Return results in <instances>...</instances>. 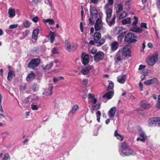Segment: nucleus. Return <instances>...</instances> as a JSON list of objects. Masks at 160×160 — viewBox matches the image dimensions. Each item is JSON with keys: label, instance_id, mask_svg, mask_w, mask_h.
I'll return each mask as SVG.
<instances>
[{"label": "nucleus", "instance_id": "nucleus-1", "mask_svg": "<svg viewBox=\"0 0 160 160\" xmlns=\"http://www.w3.org/2000/svg\"><path fill=\"white\" fill-rule=\"evenodd\" d=\"M120 146L121 150L120 152L121 155L123 154L126 156H130L134 153L133 150L125 143H122Z\"/></svg>", "mask_w": 160, "mask_h": 160}, {"label": "nucleus", "instance_id": "nucleus-2", "mask_svg": "<svg viewBox=\"0 0 160 160\" xmlns=\"http://www.w3.org/2000/svg\"><path fill=\"white\" fill-rule=\"evenodd\" d=\"M158 61V54L156 52L149 55L147 58L146 62L148 66H152Z\"/></svg>", "mask_w": 160, "mask_h": 160}, {"label": "nucleus", "instance_id": "nucleus-3", "mask_svg": "<svg viewBox=\"0 0 160 160\" xmlns=\"http://www.w3.org/2000/svg\"><path fill=\"white\" fill-rule=\"evenodd\" d=\"M93 38L95 42L97 43V46L98 47L102 45L105 42V39L103 38H101V35L99 32H95Z\"/></svg>", "mask_w": 160, "mask_h": 160}, {"label": "nucleus", "instance_id": "nucleus-4", "mask_svg": "<svg viewBox=\"0 0 160 160\" xmlns=\"http://www.w3.org/2000/svg\"><path fill=\"white\" fill-rule=\"evenodd\" d=\"M138 21V18L136 16L133 17V21L132 23V28L130 30L136 33H140L142 31V29L137 26V24Z\"/></svg>", "mask_w": 160, "mask_h": 160}, {"label": "nucleus", "instance_id": "nucleus-5", "mask_svg": "<svg viewBox=\"0 0 160 160\" xmlns=\"http://www.w3.org/2000/svg\"><path fill=\"white\" fill-rule=\"evenodd\" d=\"M124 40L129 43L134 42L137 41V37L134 33L132 32H129L125 36Z\"/></svg>", "mask_w": 160, "mask_h": 160}, {"label": "nucleus", "instance_id": "nucleus-6", "mask_svg": "<svg viewBox=\"0 0 160 160\" xmlns=\"http://www.w3.org/2000/svg\"><path fill=\"white\" fill-rule=\"evenodd\" d=\"M94 27L95 30L97 31L101 30L102 31L104 32L106 30V29L103 26L102 20L100 18H98L96 20Z\"/></svg>", "mask_w": 160, "mask_h": 160}, {"label": "nucleus", "instance_id": "nucleus-7", "mask_svg": "<svg viewBox=\"0 0 160 160\" xmlns=\"http://www.w3.org/2000/svg\"><path fill=\"white\" fill-rule=\"evenodd\" d=\"M40 62V60L39 58L33 59L28 63V68L33 69L38 66Z\"/></svg>", "mask_w": 160, "mask_h": 160}, {"label": "nucleus", "instance_id": "nucleus-8", "mask_svg": "<svg viewBox=\"0 0 160 160\" xmlns=\"http://www.w3.org/2000/svg\"><path fill=\"white\" fill-rule=\"evenodd\" d=\"M122 55L125 57H130L131 55V51L128 48V46H125L119 50Z\"/></svg>", "mask_w": 160, "mask_h": 160}, {"label": "nucleus", "instance_id": "nucleus-9", "mask_svg": "<svg viewBox=\"0 0 160 160\" xmlns=\"http://www.w3.org/2000/svg\"><path fill=\"white\" fill-rule=\"evenodd\" d=\"M138 133L141 138H138L137 139V141H140L142 142H144L147 139V136L142 129L140 128L138 131Z\"/></svg>", "mask_w": 160, "mask_h": 160}, {"label": "nucleus", "instance_id": "nucleus-10", "mask_svg": "<svg viewBox=\"0 0 160 160\" xmlns=\"http://www.w3.org/2000/svg\"><path fill=\"white\" fill-rule=\"evenodd\" d=\"M104 54L102 51H99L96 53L94 56V59L96 62H99L102 60L104 58Z\"/></svg>", "mask_w": 160, "mask_h": 160}, {"label": "nucleus", "instance_id": "nucleus-11", "mask_svg": "<svg viewBox=\"0 0 160 160\" xmlns=\"http://www.w3.org/2000/svg\"><path fill=\"white\" fill-rule=\"evenodd\" d=\"M141 106L144 109H149L152 107L151 104L147 101L143 100L140 103Z\"/></svg>", "mask_w": 160, "mask_h": 160}, {"label": "nucleus", "instance_id": "nucleus-12", "mask_svg": "<svg viewBox=\"0 0 160 160\" xmlns=\"http://www.w3.org/2000/svg\"><path fill=\"white\" fill-rule=\"evenodd\" d=\"M149 124L150 126L155 124L160 126V118H155L150 119Z\"/></svg>", "mask_w": 160, "mask_h": 160}, {"label": "nucleus", "instance_id": "nucleus-13", "mask_svg": "<svg viewBox=\"0 0 160 160\" xmlns=\"http://www.w3.org/2000/svg\"><path fill=\"white\" fill-rule=\"evenodd\" d=\"M115 18L116 16L115 15H113L112 18L111 17L106 18V21L109 26H111L114 24Z\"/></svg>", "mask_w": 160, "mask_h": 160}, {"label": "nucleus", "instance_id": "nucleus-14", "mask_svg": "<svg viewBox=\"0 0 160 160\" xmlns=\"http://www.w3.org/2000/svg\"><path fill=\"white\" fill-rule=\"evenodd\" d=\"M82 63L84 65H86L89 62V55L86 53H82Z\"/></svg>", "mask_w": 160, "mask_h": 160}, {"label": "nucleus", "instance_id": "nucleus-15", "mask_svg": "<svg viewBox=\"0 0 160 160\" xmlns=\"http://www.w3.org/2000/svg\"><path fill=\"white\" fill-rule=\"evenodd\" d=\"M92 66L88 65L83 68L81 70L82 73L84 75H87L92 69Z\"/></svg>", "mask_w": 160, "mask_h": 160}, {"label": "nucleus", "instance_id": "nucleus-16", "mask_svg": "<svg viewBox=\"0 0 160 160\" xmlns=\"http://www.w3.org/2000/svg\"><path fill=\"white\" fill-rule=\"evenodd\" d=\"M39 99V97L35 95H33L28 97L26 101L28 102H31L33 101H37Z\"/></svg>", "mask_w": 160, "mask_h": 160}, {"label": "nucleus", "instance_id": "nucleus-17", "mask_svg": "<svg viewBox=\"0 0 160 160\" xmlns=\"http://www.w3.org/2000/svg\"><path fill=\"white\" fill-rule=\"evenodd\" d=\"M117 108L115 107H113L111 108L109 110L108 112V115L110 118H113L116 113Z\"/></svg>", "mask_w": 160, "mask_h": 160}, {"label": "nucleus", "instance_id": "nucleus-18", "mask_svg": "<svg viewBox=\"0 0 160 160\" xmlns=\"http://www.w3.org/2000/svg\"><path fill=\"white\" fill-rule=\"evenodd\" d=\"M88 99L89 100L88 102H91L93 104H95L97 102V99L93 94L89 93L88 94Z\"/></svg>", "mask_w": 160, "mask_h": 160}, {"label": "nucleus", "instance_id": "nucleus-19", "mask_svg": "<svg viewBox=\"0 0 160 160\" xmlns=\"http://www.w3.org/2000/svg\"><path fill=\"white\" fill-rule=\"evenodd\" d=\"M90 14L92 19L96 18L98 16V12L97 9L94 7L90 8Z\"/></svg>", "mask_w": 160, "mask_h": 160}, {"label": "nucleus", "instance_id": "nucleus-20", "mask_svg": "<svg viewBox=\"0 0 160 160\" xmlns=\"http://www.w3.org/2000/svg\"><path fill=\"white\" fill-rule=\"evenodd\" d=\"M158 80L156 78H153L151 79H148L145 81L143 83L146 85L149 86L150 85L154 84L158 82Z\"/></svg>", "mask_w": 160, "mask_h": 160}, {"label": "nucleus", "instance_id": "nucleus-21", "mask_svg": "<svg viewBox=\"0 0 160 160\" xmlns=\"http://www.w3.org/2000/svg\"><path fill=\"white\" fill-rule=\"evenodd\" d=\"M132 0H126L124 3V10L127 12L130 10V4L132 2Z\"/></svg>", "mask_w": 160, "mask_h": 160}, {"label": "nucleus", "instance_id": "nucleus-22", "mask_svg": "<svg viewBox=\"0 0 160 160\" xmlns=\"http://www.w3.org/2000/svg\"><path fill=\"white\" fill-rule=\"evenodd\" d=\"M53 86H51L50 87L46 89L43 92V94L46 97L51 96L52 93Z\"/></svg>", "mask_w": 160, "mask_h": 160}, {"label": "nucleus", "instance_id": "nucleus-23", "mask_svg": "<svg viewBox=\"0 0 160 160\" xmlns=\"http://www.w3.org/2000/svg\"><path fill=\"white\" fill-rule=\"evenodd\" d=\"M114 94L113 91H108L106 93L102 96L104 98H106L108 100L111 99Z\"/></svg>", "mask_w": 160, "mask_h": 160}, {"label": "nucleus", "instance_id": "nucleus-24", "mask_svg": "<svg viewBox=\"0 0 160 160\" xmlns=\"http://www.w3.org/2000/svg\"><path fill=\"white\" fill-rule=\"evenodd\" d=\"M117 9L116 12L117 13H119L124 9V7L122 3L119 2L116 4Z\"/></svg>", "mask_w": 160, "mask_h": 160}, {"label": "nucleus", "instance_id": "nucleus-25", "mask_svg": "<svg viewBox=\"0 0 160 160\" xmlns=\"http://www.w3.org/2000/svg\"><path fill=\"white\" fill-rule=\"evenodd\" d=\"M126 78L125 75H120L117 78V80L118 82L121 84H123L125 82Z\"/></svg>", "mask_w": 160, "mask_h": 160}, {"label": "nucleus", "instance_id": "nucleus-26", "mask_svg": "<svg viewBox=\"0 0 160 160\" xmlns=\"http://www.w3.org/2000/svg\"><path fill=\"white\" fill-rule=\"evenodd\" d=\"M111 45L112 50L115 51L118 49L119 46V43L118 42L114 41L111 43Z\"/></svg>", "mask_w": 160, "mask_h": 160}, {"label": "nucleus", "instance_id": "nucleus-27", "mask_svg": "<svg viewBox=\"0 0 160 160\" xmlns=\"http://www.w3.org/2000/svg\"><path fill=\"white\" fill-rule=\"evenodd\" d=\"M71 44L68 40H66L65 41V48L69 52H71Z\"/></svg>", "mask_w": 160, "mask_h": 160}, {"label": "nucleus", "instance_id": "nucleus-28", "mask_svg": "<svg viewBox=\"0 0 160 160\" xmlns=\"http://www.w3.org/2000/svg\"><path fill=\"white\" fill-rule=\"evenodd\" d=\"M124 30H125V28L122 27H115L114 28V32L115 34H118L121 31Z\"/></svg>", "mask_w": 160, "mask_h": 160}, {"label": "nucleus", "instance_id": "nucleus-29", "mask_svg": "<svg viewBox=\"0 0 160 160\" xmlns=\"http://www.w3.org/2000/svg\"><path fill=\"white\" fill-rule=\"evenodd\" d=\"M39 32V29H35L32 32V38L36 40L37 39L38 36Z\"/></svg>", "mask_w": 160, "mask_h": 160}, {"label": "nucleus", "instance_id": "nucleus-30", "mask_svg": "<svg viewBox=\"0 0 160 160\" xmlns=\"http://www.w3.org/2000/svg\"><path fill=\"white\" fill-rule=\"evenodd\" d=\"M35 78V76L34 73L32 72H31L27 76L26 80L27 81H30L33 80Z\"/></svg>", "mask_w": 160, "mask_h": 160}, {"label": "nucleus", "instance_id": "nucleus-31", "mask_svg": "<svg viewBox=\"0 0 160 160\" xmlns=\"http://www.w3.org/2000/svg\"><path fill=\"white\" fill-rule=\"evenodd\" d=\"M126 12H127L125 10L119 13L118 17V19H121L126 17L127 16V13Z\"/></svg>", "mask_w": 160, "mask_h": 160}, {"label": "nucleus", "instance_id": "nucleus-32", "mask_svg": "<svg viewBox=\"0 0 160 160\" xmlns=\"http://www.w3.org/2000/svg\"><path fill=\"white\" fill-rule=\"evenodd\" d=\"M8 14V17L10 18H12L15 15V11L14 9L10 8L9 9Z\"/></svg>", "mask_w": 160, "mask_h": 160}, {"label": "nucleus", "instance_id": "nucleus-33", "mask_svg": "<svg viewBox=\"0 0 160 160\" xmlns=\"http://www.w3.org/2000/svg\"><path fill=\"white\" fill-rule=\"evenodd\" d=\"M42 20L44 23H48L50 25H53L55 23L54 20L52 19H43Z\"/></svg>", "mask_w": 160, "mask_h": 160}, {"label": "nucleus", "instance_id": "nucleus-34", "mask_svg": "<svg viewBox=\"0 0 160 160\" xmlns=\"http://www.w3.org/2000/svg\"><path fill=\"white\" fill-rule=\"evenodd\" d=\"M14 73L13 71L12 70H9L7 77V79L10 81L12 78L14 76Z\"/></svg>", "mask_w": 160, "mask_h": 160}, {"label": "nucleus", "instance_id": "nucleus-35", "mask_svg": "<svg viewBox=\"0 0 160 160\" xmlns=\"http://www.w3.org/2000/svg\"><path fill=\"white\" fill-rule=\"evenodd\" d=\"M131 20L130 18L128 17L123 19L122 21V22L124 25L129 24L131 23Z\"/></svg>", "mask_w": 160, "mask_h": 160}, {"label": "nucleus", "instance_id": "nucleus-36", "mask_svg": "<svg viewBox=\"0 0 160 160\" xmlns=\"http://www.w3.org/2000/svg\"><path fill=\"white\" fill-rule=\"evenodd\" d=\"M53 62H50L47 65H42V68L43 70L45 69H50L52 66L53 65Z\"/></svg>", "mask_w": 160, "mask_h": 160}, {"label": "nucleus", "instance_id": "nucleus-37", "mask_svg": "<svg viewBox=\"0 0 160 160\" xmlns=\"http://www.w3.org/2000/svg\"><path fill=\"white\" fill-rule=\"evenodd\" d=\"M79 108V106L78 105L76 104L73 105L69 112V113L71 114H73Z\"/></svg>", "mask_w": 160, "mask_h": 160}, {"label": "nucleus", "instance_id": "nucleus-38", "mask_svg": "<svg viewBox=\"0 0 160 160\" xmlns=\"http://www.w3.org/2000/svg\"><path fill=\"white\" fill-rule=\"evenodd\" d=\"M114 136L118 139L121 141H122L124 139L123 137L118 133L117 130H116L115 132Z\"/></svg>", "mask_w": 160, "mask_h": 160}, {"label": "nucleus", "instance_id": "nucleus-39", "mask_svg": "<svg viewBox=\"0 0 160 160\" xmlns=\"http://www.w3.org/2000/svg\"><path fill=\"white\" fill-rule=\"evenodd\" d=\"M105 13L107 15L106 18L111 17L112 13V9L109 8L105 10Z\"/></svg>", "mask_w": 160, "mask_h": 160}, {"label": "nucleus", "instance_id": "nucleus-40", "mask_svg": "<svg viewBox=\"0 0 160 160\" xmlns=\"http://www.w3.org/2000/svg\"><path fill=\"white\" fill-rule=\"evenodd\" d=\"M49 36L50 37V42L52 43L55 40V34L54 32H51Z\"/></svg>", "mask_w": 160, "mask_h": 160}, {"label": "nucleus", "instance_id": "nucleus-41", "mask_svg": "<svg viewBox=\"0 0 160 160\" xmlns=\"http://www.w3.org/2000/svg\"><path fill=\"white\" fill-rule=\"evenodd\" d=\"M78 44L76 43H73L71 44V52L75 51L78 48Z\"/></svg>", "mask_w": 160, "mask_h": 160}, {"label": "nucleus", "instance_id": "nucleus-42", "mask_svg": "<svg viewBox=\"0 0 160 160\" xmlns=\"http://www.w3.org/2000/svg\"><path fill=\"white\" fill-rule=\"evenodd\" d=\"M23 26L26 28H28L31 24V23L28 20H26L23 23Z\"/></svg>", "mask_w": 160, "mask_h": 160}, {"label": "nucleus", "instance_id": "nucleus-43", "mask_svg": "<svg viewBox=\"0 0 160 160\" xmlns=\"http://www.w3.org/2000/svg\"><path fill=\"white\" fill-rule=\"evenodd\" d=\"M125 34V32H123L121 33L117 37L118 40L119 42H121Z\"/></svg>", "mask_w": 160, "mask_h": 160}, {"label": "nucleus", "instance_id": "nucleus-44", "mask_svg": "<svg viewBox=\"0 0 160 160\" xmlns=\"http://www.w3.org/2000/svg\"><path fill=\"white\" fill-rule=\"evenodd\" d=\"M96 115L97 118V121L98 122H100V116L101 115V112L99 111H97L96 112Z\"/></svg>", "mask_w": 160, "mask_h": 160}, {"label": "nucleus", "instance_id": "nucleus-45", "mask_svg": "<svg viewBox=\"0 0 160 160\" xmlns=\"http://www.w3.org/2000/svg\"><path fill=\"white\" fill-rule=\"evenodd\" d=\"M156 107L158 109H160V94L159 95L158 97V100Z\"/></svg>", "mask_w": 160, "mask_h": 160}, {"label": "nucleus", "instance_id": "nucleus-46", "mask_svg": "<svg viewBox=\"0 0 160 160\" xmlns=\"http://www.w3.org/2000/svg\"><path fill=\"white\" fill-rule=\"evenodd\" d=\"M51 52L53 54H58L59 53V51L58 49L57 48L55 47L53 48L51 50Z\"/></svg>", "mask_w": 160, "mask_h": 160}, {"label": "nucleus", "instance_id": "nucleus-47", "mask_svg": "<svg viewBox=\"0 0 160 160\" xmlns=\"http://www.w3.org/2000/svg\"><path fill=\"white\" fill-rule=\"evenodd\" d=\"M141 74H142V75L141 76V78L142 80H143L145 79V77L147 75L148 73L147 72H141Z\"/></svg>", "mask_w": 160, "mask_h": 160}, {"label": "nucleus", "instance_id": "nucleus-48", "mask_svg": "<svg viewBox=\"0 0 160 160\" xmlns=\"http://www.w3.org/2000/svg\"><path fill=\"white\" fill-rule=\"evenodd\" d=\"M45 2L49 5L51 7H52V0H45Z\"/></svg>", "mask_w": 160, "mask_h": 160}, {"label": "nucleus", "instance_id": "nucleus-49", "mask_svg": "<svg viewBox=\"0 0 160 160\" xmlns=\"http://www.w3.org/2000/svg\"><path fill=\"white\" fill-rule=\"evenodd\" d=\"M10 159V156L8 153L4 154V157L2 158V160H8Z\"/></svg>", "mask_w": 160, "mask_h": 160}, {"label": "nucleus", "instance_id": "nucleus-50", "mask_svg": "<svg viewBox=\"0 0 160 160\" xmlns=\"http://www.w3.org/2000/svg\"><path fill=\"white\" fill-rule=\"evenodd\" d=\"M146 67V66L145 65L141 64L139 65L138 70L139 71H140L141 72L142 71V70L145 68Z\"/></svg>", "mask_w": 160, "mask_h": 160}, {"label": "nucleus", "instance_id": "nucleus-51", "mask_svg": "<svg viewBox=\"0 0 160 160\" xmlns=\"http://www.w3.org/2000/svg\"><path fill=\"white\" fill-rule=\"evenodd\" d=\"M140 27H141L140 28L142 29V28H144L146 29H148L147 23H146L142 22L141 24Z\"/></svg>", "mask_w": 160, "mask_h": 160}, {"label": "nucleus", "instance_id": "nucleus-52", "mask_svg": "<svg viewBox=\"0 0 160 160\" xmlns=\"http://www.w3.org/2000/svg\"><path fill=\"white\" fill-rule=\"evenodd\" d=\"M114 87V84L113 82H112L109 83V85L108 88V90H111Z\"/></svg>", "mask_w": 160, "mask_h": 160}, {"label": "nucleus", "instance_id": "nucleus-53", "mask_svg": "<svg viewBox=\"0 0 160 160\" xmlns=\"http://www.w3.org/2000/svg\"><path fill=\"white\" fill-rule=\"evenodd\" d=\"M6 120L8 121H12V118L10 116L7 115L6 116L5 118Z\"/></svg>", "mask_w": 160, "mask_h": 160}, {"label": "nucleus", "instance_id": "nucleus-54", "mask_svg": "<svg viewBox=\"0 0 160 160\" xmlns=\"http://www.w3.org/2000/svg\"><path fill=\"white\" fill-rule=\"evenodd\" d=\"M18 26V24H12L9 26V28L10 29H13L17 28Z\"/></svg>", "mask_w": 160, "mask_h": 160}, {"label": "nucleus", "instance_id": "nucleus-55", "mask_svg": "<svg viewBox=\"0 0 160 160\" xmlns=\"http://www.w3.org/2000/svg\"><path fill=\"white\" fill-rule=\"evenodd\" d=\"M97 52V50L94 48H92L90 51V53L92 54H95Z\"/></svg>", "mask_w": 160, "mask_h": 160}, {"label": "nucleus", "instance_id": "nucleus-56", "mask_svg": "<svg viewBox=\"0 0 160 160\" xmlns=\"http://www.w3.org/2000/svg\"><path fill=\"white\" fill-rule=\"evenodd\" d=\"M31 108L33 110H37L38 108L37 106L35 105H32Z\"/></svg>", "mask_w": 160, "mask_h": 160}, {"label": "nucleus", "instance_id": "nucleus-57", "mask_svg": "<svg viewBox=\"0 0 160 160\" xmlns=\"http://www.w3.org/2000/svg\"><path fill=\"white\" fill-rule=\"evenodd\" d=\"M146 47L145 45V41H144L142 43V49H141V52H143L144 51V49Z\"/></svg>", "mask_w": 160, "mask_h": 160}, {"label": "nucleus", "instance_id": "nucleus-58", "mask_svg": "<svg viewBox=\"0 0 160 160\" xmlns=\"http://www.w3.org/2000/svg\"><path fill=\"white\" fill-rule=\"evenodd\" d=\"M32 20L33 22H36L38 21V18L37 16H36L35 17L32 18Z\"/></svg>", "mask_w": 160, "mask_h": 160}, {"label": "nucleus", "instance_id": "nucleus-59", "mask_svg": "<svg viewBox=\"0 0 160 160\" xmlns=\"http://www.w3.org/2000/svg\"><path fill=\"white\" fill-rule=\"evenodd\" d=\"M90 2L91 3H93L94 4H97L99 2V0H90Z\"/></svg>", "mask_w": 160, "mask_h": 160}, {"label": "nucleus", "instance_id": "nucleus-60", "mask_svg": "<svg viewBox=\"0 0 160 160\" xmlns=\"http://www.w3.org/2000/svg\"><path fill=\"white\" fill-rule=\"evenodd\" d=\"M110 5L109 3L107 2V3H106V4L105 5L104 7V9L105 10H106L107 9H109V8H108L109 7Z\"/></svg>", "mask_w": 160, "mask_h": 160}, {"label": "nucleus", "instance_id": "nucleus-61", "mask_svg": "<svg viewBox=\"0 0 160 160\" xmlns=\"http://www.w3.org/2000/svg\"><path fill=\"white\" fill-rule=\"evenodd\" d=\"M156 4L157 8L158 9H160V0H158Z\"/></svg>", "mask_w": 160, "mask_h": 160}, {"label": "nucleus", "instance_id": "nucleus-62", "mask_svg": "<svg viewBox=\"0 0 160 160\" xmlns=\"http://www.w3.org/2000/svg\"><path fill=\"white\" fill-rule=\"evenodd\" d=\"M139 87L140 88V91H143V85L142 83V82H140L139 83Z\"/></svg>", "mask_w": 160, "mask_h": 160}, {"label": "nucleus", "instance_id": "nucleus-63", "mask_svg": "<svg viewBox=\"0 0 160 160\" xmlns=\"http://www.w3.org/2000/svg\"><path fill=\"white\" fill-rule=\"evenodd\" d=\"M80 28L81 31L82 32L83 31V28L82 22H81L80 24Z\"/></svg>", "mask_w": 160, "mask_h": 160}, {"label": "nucleus", "instance_id": "nucleus-64", "mask_svg": "<svg viewBox=\"0 0 160 160\" xmlns=\"http://www.w3.org/2000/svg\"><path fill=\"white\" fill-rule=\"evenodd\" d=\"M148 47L150 48H152L153 47V44L151 42L148 43Z\"/></svg>", "mask_w": 160, "mask_h": 160}]
</instances>
